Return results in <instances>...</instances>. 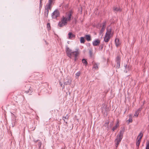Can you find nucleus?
Returning a JSON list of instances; mask_svg holds the SVG:
<instances>
[{
    "mask_svg": "<svg viewBox=\"0 0 149 149\" xmlns=\"http://www.w3.org/2000/svg\"><path fill=\"white\" fill-rule=\"evenodd\" d=\"M81 74V72H80L79 71L77 72L75 74V77L76 79H78L79 76Z\"/></svg>",
    "mask_w": 149,
    "mask_h": 149,
    "instance_id": "17",
    "label": "nucleus"
},
{
    "mask_svg": "<svg viewBox=\"0 0 149 149\" xmlns=\"http://www.w3.org/2000/svg\"><path fill=\"white\" fill-rule=\"evenodd\" d=\"M82 62L83 63H84L85 64H86V65H87L88 63L84 59H82Z\"/></svg>",
    "mask_w": 149,
    "mask_h": 149,
    "instance_id": "23",
    "label": "nucleus"
},
{
    "mask_svg": "<svg viewBox=\"0 0 149 149\" xmlns=\"http://www.w3.org/2000/svg\"><path fill=\"white\" fill-rule=\"evenodd\" d=\"M66 53L67 56L70 58H72L74 57V61H76L77 59V57L80 54V52L79 48H77L75 51H72V49L68 47L66 48Z\"/></svg>",
    "mask_w": 149,
    "mask_h": 149,
    "instance_id": "1",
    "label": "nucleus"
},
{
    "mask_svg": "<svg viewBox=\"0 0 149 149\" xmlns=\"http://www.w3.org/2000/svg\"><path fill=\"white\" fill-rule=\"evenodd\" d=\"M60 85H62V84H61V83H60Z\"/></svg>",
    "mask_w": 149,
    "mask_h": 149,
    "instance_id": "34",
    "label": "nucleus"
},
{
    "mask_svg": "<svg viewBox=\"0 0 149 149\" xmlns=\"http://www.w3.org/2000/svg\"><path fill=\"white\" fill-rule=\"evenodd\" d=\"M100 42L98 40H96L93 42V45L94 46H96L99 45Z\"/></svg>",
    "mask_w": 149,
    "mask_h": 149,
    "instance_id": "10",
    "label": "nucleus"
},
{
    "mask_svg": "<svg viewBox=\"0 0 149 149\" xmlns=\"http://www.w3.org/2000/svg\"><path fill=\"white\" fill-rule=\"evenodd\" d=\"M42 0H40V7H41V5H42Z\"/></svg>",
    "mask_w": 149,
    "mask_h": 149,
    "instance_id": "32",
    "label": "nucleus"
},
{
    "mask_svg": "<svg viewBox=\"0 0 149 149\" xmlns=\"http://www.w3.org/2000/svg\"><path fill=\"white\" fill-rule=\"evenodd\" d=\"M141 141H136V146L139 148Z\"/></svg>",
    "mask_w": 149,
    "mask_h": 149,
    "instance_id": "21",
    "label": "nucleus"
},
{
    "mask_svg": "<svg viewBox=\"0 0 149 149\" xmlns=\"http://www.w3.org/2000/svg\"><path fill=\"white\" fill-rule=\"evenodd\" d=\"M66 124H67V122H66Z\"/></svg>",
    "mask_w": 149,
    "mask_h": 149,
    "instance_id": "35",
    "label": "nucleus"
},
{
    "mask_svg": "<svg viewBox=\"0 0 149 149\" xmlns=\"http://www.w3.org/2000/svg\"><path fill=\"white\" fill-rule=\"evenodd\" d=\"M72 79L70 77H68L67 78V81L65 82L64 84L65 85H68L70 84H71V82L72 81Z\"/></svg>",
    "mask_w": 149,
    "mask_h": 149,
    "instance_id": "9",
    "label": "nucleus"
},
{
    "mask_svg": "<svg viewBox=\"0 0 149 149\" xmlns=\"http://www.w3.org/2000/svg\"><path fill=\"white\" fill-rule=\"evenodd\" d=\"M80 42L82 43H84L85 42V40L83 37H81L80 39Z\"/></svg>",
    "mask_w": 149,
    "mask_h": 149,
    "instance_id": "19",
    "label": "nucleus"
},
{
    "mask_svg": "<svg viewBox=\"0 0 149 149\" xmlns=\"http://www.w3.org/2000/svg\"><path fill=\"white\" fill-rule=\"evenodd\" d=\"M120 58L119 56H118L116 58V61H120Z\"/></svg>",
    "mask_w": 149,
    "mask_h": 149,
    "instance_id": "27",
    "label": "nucleus"
},
{
    "mask_svg": "<svg viewBox=\"0 0 149 149\" xmlns=\"http://www.w3.org/2000/svg\"><path fill=\"white\" fill-rule=\"evenodd\" d=\"M142 109L141 108H139L135 112V114L134 115V116H136V117H138V115L139 114L140 111Z\"/></svg>",
    "mask_w": 149,
    "mask_h": 149,
    "instance_id": "11",
    "label": "nucleus"
},
{
    "mask_svg": "<svg viewBox=\"0 0 149 149\" xmlns=\"http://www.w3.org/2000/svg\"><path fill=\"white\" fill-rule=\"evenodd\" d=\"M115 43L117 47H118L120 44V42L118 39H116L115 40Z\"/></svg>",
    "mask_w": 149,
    "mask_h": 149,
    "instance_id": "13",
    "label": "nucleus"
},
{
    "mask_svg": "<svg viewBox=\"0 0 149 149\" xmlns=\"http://www.w3.org/2000/svg\"><path fill=\"white\" fill-rule=\"evenodd\" d=\"M72 16L71 12L67 13L65 16H63L58 24V26L60 27H62L66 26L68 22L70 21Z\"/></svg>",
    "mask_w": 149,
    "mask_h": 149,
    "instance_id": "2",
    "label": "nucleus"
},
{
    "mask_svg": "<svg viewBox=\"0 0 149 149\" xmlns=\"http://www.w3.org/2000/svg\"><path fill=\"white\" fill-rule=\"evenodd\" d=\"M143 134L141 132L139 134L138 136L137 137L136 139V141H141V139L143 136Z\"/></svg>",
    "mask_w": 149,
    "mask_h": 149,
    "instance_id": "8",
    "label": "nucleus"
},
{
    "mask_svg": "<svg viewBox=\"0 0 149 149\" xmlns=\"http://www.w3.org/2000/svg\"><path fill=\"white\" fill-rule=\"evenodd\" d=\"M146 149H149V141H147L146 142Z\"/></svg>",
    "mask_w": 149,
    "mask_h": 149,
    "instance_id": "22",
    "label": "nucleus"
},
{
    "mask_svg": "<svg viewBox=\"0 0 149 149\" xmlns=\"http://www.w3.org/2000/svg\"><path fill=\"white\" fill-rule=\"evenodd\" d=\"M111 30L110 29H107V32L104 38V41L105 42H108L111 36Z\"/></svg>",
    "mask_w": 149,
    "mask_h": 149,
    "instance_id": "5",
    "label": "nucleus"
},
{
    "mask_svg": "<svg viewBox=\"0 0 149 149\" xmlns=\"http://www.w3.org/2000/svg\"><path fill=\"white\" fill-rule=\"evenodd\" d=\"M119 121L118 120H117L116 124L115 126H114L112 129V130L114 131L119 126Z\"/></svg>",
    "mask_w": 149,
    "mask_h": 149,
    "instance_id": "12",
    "label": "nucleus"
},
{
    "mask_svg": "<svg viewBox=\"0 0 149 149\" xmlns=\"http://www.w3.org/2000/svg\"><path fill=\"white\" fill-rule=\"evenodd\" d=\"M52 1L53 0H49L48 3L46 5L45 7L44 15L45 16L47 17H48L49 13V9L51 10L52 8Z\"/></svg>",
    "mask_w": 149,
    "mask_h": 149,
    "instance_id": "4",
    "label": "nucleus"
},
{
    "mask_svg": "<svg viewBox=\"0 0 149 149\" xmlns=\"http://www.w3.org/2000/svg\"><path fill=\"white\" fill-rule=\"evenodd\" d=\"M31 87H30L29 88V89L27 91H25V93H29V92L30 91L31 93H32V90L31 89Z\"/></svg>",
    "mask_w": 149,
    "mask_h": 149,
    "instance_id": "25",
    "label": "nucleus"
},
{
    "mask_svg": "<svg viewBox=\"0 0 149 149\" xmlns=\"http://www.w3.org/2000/svg\"><path fill=\"white\" fill-rule=\"evenodd\" d=\"M69 36V39H71L73 38L75 36L72 33L70 32L68 34Z\"/></svg>",
    "mask_w": 149,
    "mask_h": 149,
    "instance_id": "16",
    "label": "nucleus"
},
{
    "mask_svg": "<svg viewBox=\"0 0 149 149\" xmlns=\"http://www.w3.org/2000/svg\"><path fill=\"white\" fill-rule=\"evenodd\" d=\"M60 15L59 12L58 10H55L52 13V17L53 19H55L59 17Z\"/></svg>",
    "mask_w": 149,
    "mask_h": 149,
    "instance_id": "6",
    "label": "nucleus"
},
{
    "mask_svg": "<svg viewBox=\"0 0 149 149\" xmlns=\"http://www.w3.org/2000/svg\"><path fill=\"white\" fill-rule=\"evenodd\" d=\"M116 62V68H119L120 67V62L119 61H117Z\"/></svg>",
    "mask_w": 149,
    "mask_h": 149,
    "instance_id": "18",
    "label": "nucleus"
},
{
    "mask_svg": "<svg viewBox=\"0 0 149 149\" xmlns=\"http://www.w3.org/2000/svg\"><path fill=\"white\" fill-rule=\"evenodd\" d=\"M113 9L114 11H120L121 10L119 8L116 7H114Z\"/></svg>",
    "mask_w": 149,
    "mask_h": 149,
    "instance_id": "20",
    "label": "nucleus"
},
{
    "mask_svg": "<svg viewBox=\"0 0 149 149\" xmlns=\"http://www.w3.org/2000/svg\"><path fill=\"white\" fill-rule=\"evenodd\" d=\"M102 106H103V108H102V111H103L104 110V109L103 108H104V107L105 108L106 107V105L105 104H102Z\"/></svg>",
    "mask_w": 149,
    "mask_h": 149,
    "instance_id": "31",
    "label": "nucleus"
},
{
    "mask_svg": "<svg viewBox=\"0 0 149 149\" xmlns=\"http://www.w3.org/2000/svg\"><path fill=\"white\" fill-rule=\"evenodd\" d=\"M124 132V130H122L120 131L119 134L117 136V138L115 141L116 143V148L118 147L119 143L121 141L123 138Z\"/></svg>",
    "mask_w": 149,
    "mask_h": 149,
    "instance_id": "3",
    "label": "nucleus"
},
{
    "mask_svg": "<svg viewBox=\"0 0 149 149\" xmlns=\"http://www.w3.org/2000/svg\"><path fill=\"white\" fill-rule=\"evenodd\" d=\"M41 143H40V145L39 146V147H40V146H41Z\"/></svg>",
    "mask_w": 149,
    "mask_h": 149,
    "instance_id": "33",
    "label": "nucleus"
},
{
    "mask_svg": "<svg viewBox=\"0 0 149 149\" xmlns=\"http://www.w3.org/2000/svg\"><path fill=\"white\" fill-rule=\"evenodd\" d=\"M93 68L95 69V70H97L98 69V66L99 63L95 62H93Z\"/></svg>",
    "mask_w": 149,
    "mask_h": 149,
    "instance_id": "7",
    "label": "nucleus"
},
{
    "mask_svg": "<svg viewBox=\"0 0 149 149\" xmlns=\"http://www.w3.org/2000/svg\"><path fill=\"white\" fill-rule=\"evenodd\" d=\"M85 38L88 41H90L91 40V36L90 35H86L85 36Z\"/></svg>",
    "mask_w": 149,
    "mask_h": 149,
    "instance_id": "15",
    "label": "nucleus"
},
{
    "mask_svg": "<svg viewBox=\"0 0 149 149\" xmlns=\"http://www.w3.org/2000/svg\"><path fill=\"white\" fill-rule=\"evenodd\" d=\"M89 53L91 56H92V52L90 50L89 51Z\"/></svg>",
    "mask_w": 149,
    "mask_h": 149,
    "instance_id": "30",
    "label": "nucleus"
},
{
    "mask_svg": "<svg viewBox=\"0 0 149 149\" xmlns=\"http://www.w3.org/2000/svg\"><path fill=\"white\" fill-rule=\"evenodd\" d=\"M125 69H126V70L125 71V72H127L128 71H129L130 70V68H129V66L127 67V65H126L125 66Z\"/></svg>",
    "mask_w": 149,
    "mask_h": 149,
    "instance_id": "24",
    "label": "nucleus"
},
{
    "mask_svg": "<svg viewBox=\"0 0 149 149\" xmlns=\"http://www.w3.org/2000/svg\"><path fill=\"white\" fill-rule=\"evenodd\" d=\"M47 27L48 30H50V25L49 23H48L47 24Z\"/></svg>",
    "mask_w": 149,
    "mask_h": 149,
    "instance_id": "26",
    "label": "nucleus"
},
{
    "mask_svg": "<svg viewBox=\"0 0 149 149\" xmlns=\"http://www.w3.org/2000/svg\"><path fill=\"white\" fill-rule=\"evenodd\" d=\"M105 24H104L102 26V28L100 30V34H101L103 33V32L104 31V30L105 29Z\"/></svg>",
    "mask_w": 149,
    "mask_h": 149,
    "instance_id": "14",
    "label": "nucleus"
},
{
    "mask_svg": "<svg viewBox=\"0 0 149 149\" xmlns=\"http://www.w3.org/2000/svg\"><path fill=\"white\" fill-rule=\"evenodd\" d=\"M127 121H129V123H130V122H132V117L130 118Z\"/></svg>",
    "mask_w": 149,
    "mask_h": 149,
    "instance_id": "28",
    "label": "nucleus"
},
{
    "mask_svg": "<svg viewBox=\"0 0 149 149\" xmlns=\"http://www.w3.org/2000/svg\"><path fill=\"white\" fill-rule=\"evenodd\" d=\"M65 119H68V118H67L66 116H65V117H63V119L64 120V121L65 122Z\"/></svg>",
    "mask_w": 149,
    "mask_h": 149,
    "instance_id": "29",
    "label": "nucleus"
}]
</instances>
